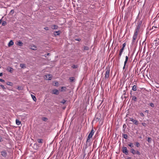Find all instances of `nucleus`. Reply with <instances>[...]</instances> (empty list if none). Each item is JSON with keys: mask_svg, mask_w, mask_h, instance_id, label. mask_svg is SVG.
<instances>
[{"mask_svg": "<svg viewBox=\"0 0 159 159\" xmlns=\"http://www.w3.org/2000/svg\"><path fill=\"white\" fill-rule=\"evenodd\" d=\"M123 136V138L125 139H128V136L126 134H124Z\"/></svg>", "mask_w": 159, "mask_h": 159, "instance_id": "35", "label": "nucleus"}, {"mask_svg": "<svg viewBox=\"0 0 159 159\" xmlns=\"http://www.w3.org/2000/svg\"><path fill=\"white\" fill-rule=\"evenodd\" d=\"M17 89L19 90H22L23 89V88L21 86H19L18 87Z\"/></svg>", "mask_w": 159, "mask_h": 159, "instance_id": "39", "label": "nucleus"}, {"mask_svg": "<svg viewBox=\"0 0 159 159\" xmlns=\"http://www.w3.org/2000/svg\"><path fill=\"white\" fill-rule=\"evenodd\" d=\"M42 119L43 121H46L48 120V118L46 117H42Z\"/></svg>", "mask_w": 159, "mask_h": 159, "instance_id": "29", "label": "nucleus"}, {"mask_svg": "<svg viewBox=\"0 0 159 159\" xmlns=\"http://www.w3.org/2000/svg\"><path fill=\"white\" fill-rule=\"evenodd\" d=\"M0 86L3 89H6V88L4 87V85H1Z\"/></svg>", "mask_w": 159, "mask_h": 159, "instance_id": "45", "label": "nucleus"}, {"mask_svg": "<svg viewBox=\"0 0 159 159\" xmlns=\"http://www.w3.org/2000/svg\"><path fill=\"white\" fill-rule=\"evenodd\" d=\"M142 125H143L144 127H146V126L147 125L146 123H142Z\"/></svg>", "mask_w": 159, "mask_h": 159, "instance_id": "47", "label": "nucleus"}, {"mask_svg": "<svg viewBox=\"0 0 159 159\" xmlns=\"http://www.w3.org/2000/svg\"><path fill=\"white\" fill-rule=\"evenodd\" d=\"M20 66L21 68L24 69L26 68L25 64L20 63Z\"/></svg>", "mask_w": 159, "mask_h": 159, "instance_id": "17", "label": "nucleus"}, {"mask_svg": "<svg viewBox=\"0 0 159 159\" xmlns=\"http://www.w3.org/2000/svg\"><path fill=\"white\" fill-rule=\"evenodd\" d=\"M3 141L2 138V137H0V142H2Z\"/></svg>", "mask_w": 159, "mask_h": 159, "instance_id": "58", "label": "nucleus"}, {"mask_svg": "<svg viewBox=\"0 0 159 159\" xmlns=\"http://www.w3.org/2000/svg\"><path fill=\"white\" fill-rule=\"evenodd\" d=\"M151 107H154V104L152 103H151L149 104V105Z\"/></svg>", "mask_w": 159, "mask_h": 159, "instance_id": "40", "label": "nucleus"}, {"mask_svg": "<svg viewBox=\"0 0 159 159\" xmlns=\"http://www.w3.org/2000/svg\"><path fill=\"white\" fill-rule=\"evenodd\" d=\"M124 48H121L120 49V53L119 54V59H120V57H121L122 54L123 53V52L124 50Z\"/></svg>", "mask_w": 159, "mask_h": 159, "instance_id": "8", "label": "nucleus"}, {"mask_svg": "<svg viewBox=\"0 0 159 159\" xmlns=\"http://www.w3.org/2000/svg\"><path fill=\"white\" fill-rule=\"evenodd\" d=\"M66 88L65 87H62L61 88V92H65L66 90Z\"/></svg>", "mask_w": 159, "mask_h": 159, "instance_id": "18", "label": "nucleus"}, {"mask_svg": "<svg viewBox=\"0 0 159 159\" xmlns=\"http://www.w3.org/2000/svg\"><path fill=\"white\" fill-rule=\"evenodd\" d=\"M46 77L47 80H50L52 77V75H46Z\"/></svg>", "mask_w": 159, "mask_h": 159, "instance_id": "9", "label": "nucleus"}, {"mask_svg": "<svg viewBox=\"0 0 159 159\" xmlns=\"http://www.w3.org/2000/svg\"><path fill=\"white\" fill-rule=\"evenodd\" d=\"M52 93L53 94H55L56 95H58L59 94V92L58 90L56 89H54L52 90Z\"/></svg>", "mask_w": 159, "mask_h": 159, "instance_id": "6", "label": "nucleus"}, {"mask_svg": "<svg viewBox=\"0 0 159 159\" xmlns=\"http://www.w3.org/2000/svg\"><path fill=\"white\" fill-rule=\"evenodd\" d=\"M140 27V26L137 25L136 29L135 31V33H138L139 32Z\"/></svg>", "mask_w": 159, "mask_h": 159, "instance_id": "11", "label": "nucleus"}, {"mask_svg": "<svg viewBox=\"0 0 159 159\" xmlns=\"http://www.w3.org/2000/svg\"><path fill=\"white\" fill-rule=\"evenodd\" d=\"M126 45V43H124L123 45H122V48H125V45Z\"/></svg>", "mask_w": 159, "mask_h": 159, "instance_id": "50", "label": "nucleus"}, {"mask_svg": "<svg viewBox=\"0 0 159 159\" xmlns=\"http://www.w3.org/2000/svg\"><path fill=\"white\" fill-rule=\"evenodd\" d=\"M132 90L134 91H136L137 90V86L135 85H134L132 87Z\"/></svg>", "mask_w": 159, "mask_h": 159, "instance_id": "20", "label": "nucleus"}, {"mask_svg": "<svg viewBox=\"0 0 159 159\" xmlns=\"http://www.w3.org/2000/svg\"><path fill=\"white\" fill-rule=\"evenodd\" d=\"M135 154H138V155H140L141 154L140 152L139 151H136Z\"/></svg>", "mask_w": 159, "mask_h": 159, "instance_id": "42", "label": "nucleus"}, {"mask_svg": "<svg viewBox=\"0 0 159 159\" xmlns=\"http://www.w3.org/2000/svg\"><path fill=\"white\" fill-rule=\"evenodd\" d=\"M38 142L39 143H43V139H38L37 140Z\"/></svg>", "mask_w": 159, "mask_h": 159, "instance_id": "19", "label": "nucleus"}, {"mask_svg": "<svg viewBox=\"0 0 159 159\" xmlns=\"http://www.w3.org/2000/svg\"><path fill=\"white\" fill-rule=\"evenodd\" d=\"M125 65H124V66L123 68V69H124L125 68Z\"/></svg>", "mask_w": 159, "mask_h": 159, "instance_id": "62", "label": "nucleus"}, {"mask_svg": "<svg viewBox=\"0 0 159 159\" xmlns=\"http://www.w3.org/2000/svg\"><path fill=\"white\" fill-rule=\"evenodd\" d=\"M129 57L128 56H126L125 57V61H128V60Z\"/></svg>", "mask_w": 159, "mask_h": 159, "instance_id": "52", "label": "nucleus"}, {"mask_svg": "<svg viewBox=\"0 0 159 159\" xmlns=\"http://www.w3.org/2000/svg\"><path fill=\"white\" fill-rule=\"evenodd\" d=\"M159 27V25H157L156 26H153L152 29L153 30L154 29V30H155V29L158 28Z\"/></svg>", "mask_w": 159, "mask_h": 159, "instance_id": "27", "label": "nucleus"}, {"mask_svg": "<svg viewBox=\"0 0 159 159\" xmlns=\"http://www.w3.org/2000/svg\"><path fill=\"white\" fill-rule=\"evenodd\" d=\"M0 81L2 82H4L5 80L2 79H0Z\"/></svg>", "mask_w": 159, "mask_h": 159, "instance_id": "53", "label": "nucleus"}, {"mask_svg": "<svg viewBox=\"0 0 159 159\" xmlns=\"http://www.w3.org/2000/svg\"><path fill=\"white\" fill-rule=\"evenodd\" d=\"M140 114L141 116H144V114L142 112L140 113Z\"/></svg>", "mask_w": 159, "mask_h": 159, "instance_id": "54", "label": "nucleus"}, {"mask_svg": "<svg viewBox=\"0 0 159 159\" xmlns=\"http://www.w3.org/2000/svg\"><path fill=\"white\" fill-rule=\"evenodd\" d=\"M148 112H149V111L148 110H146L145 111V112H146V113H148Z\"/></svg>", "mask_w": 159, "mask_h": 159, "instance_id": "60", "label": "nucleus"}, {"mask_svg": "<svg viewBox=\"0 0 159 159\" xmlns=\"http://www.w3.org/2000/svg\"><path fill=\"white\" fill-rule=\"evenodd\" d=\"M136 39H133V40H132V44H134L135 42Z\"/></svg>", "mask_w": 159, "mask_h": 159, "instance_id": "46", "label": "nucleus"}, {"mask_svg": "<svg viewBox=\"0 0 159 159\" xmlns=\"http://www.w3.org/2000/svg\"><path fill=\"white\" fill-rule=\"evenodd\" d=\"M91 138H89V137H87V139L86 142V148H87L88 146H90L91 144V141L90 140V139Z\"/></svg>", "mask_w": 159, "mask_h": 159, "instance_id": "2", "label": "nucleus"}, {"mask_svg": "<svg viewBox=\"0 0 159 159\" xmlns=\"http://www.w3.org/2000/svg\"><path fill=\"white\" fill-rule=\"evenodd\" d=\"M40 146V144H38L37 143H35L34 144V147L35 148V149L36 150Z\"/></svg>", "mask_w": 159, "mask_h": 159, "instance_id": "15", "label": "nucleus"}, {"mask_svg": "<svg viewBox=\"0 0 159 159\" xmlns=\"http://www.w3.org/2000/svg\"><path fill=\"white\" fill-rule=\"evenodd\" d=\"M61 33V32L60 30H59L58 31H56L54 32V35H58L60 34Z\"/></svg>", "mask_w": 159, "mask_h": 159, "instance_id": "12", "label": "nucleus"}, {"mask_svg": "<svg viewBox=\"0 0 159 159\" xmlns=\"http://www.w3.org/2000/svg\"><path fill=\"white\" fill-rule=\"evenodd\" d=\"M128 146L131 148H133L134 147L133 144L132 143H130L129 144H128Z\"/></svg>", "mask_w": 159, "mask_h": 159, "instance_id": "32", "label": "nucleus"}, {"mask_svg": "<svg viewBox=\"0 0 159 159\" xmlns=\"http://www.w3.org/2000/svg\"><path fill=\"white\" fill-rule=\"evenodd\" d=\"M135 145L137 147H139L140 146V144L138 142H136Z\"/></svg>", "mask_w": 159, "mask_h": 159, "instance_id": "41", "label": "nucleus"}, {"mask_svg": "<svg viewBox=\"0 0 159 159\" xmlns=\"http://www.w3.org/2000/svg\"><path fill=\"white\" fill-rule=\"evenodd\" d=\"M14 13V11L13 10H12L11 11L10 14H13Z\"/></svg>", "mask_w": 159, "mask_h": 159, "instance_id": "44", "label": "nucleus"}, {"mask_svg": "<svg viewBox=\"0 0 159 159\" xmlns=\"http://www.w3.org/2000/svg\"><path fill=\"white\" fill-rule=\"evenodd\" d=\"M132 91H131L130 92L131 96L130 97L132 98V100L134 101L135 102H136L137 101V98L135 96L132 95Z\"/></svg>", "mask_w": 159, "mask_h": 159, "instance_id": "7", "label": "nucleus"}, {"mask_svg": "<svg viewBox=\"0 0 159 159\" xmlns=\"http://www.w3.org/2000/svg\"><path fill=\"white\" fill-rule=\"evenodd\" d=\"M32 98L34 101H36V98L35 96L33 95H31Z\"/></svg>", "mask_w": 159, "mask_h": 159, "instance_id": "28", "label": "nucleus"}, {"mask_svg": "<svg viewBox=\"0 0 159 159\" xmlns=\"http://www.w3.org/2000/svg\"><path fill=\"white\" fill-rule=\"evenodd\" d=\"M152 140V139L151 138H150V137H148V139H147V141L149 143H150L151 142Z\"/></svg>", "mask_w": 159, "mask_h": 159, "instance_id": "33", "label": "nucleus"}, {"mask_svg": "<svg viewBox=\"0 0 159 159\" xmlns=\"http://www.w3.org/2000/svg\"><path fill=\"white\" fill-rule=\"evenodd\" d=\"M130 120L133 122L135 125H139V123L138 120H135L132 118H130Z\"/></svg>", "mask_w": 159, "mask_h": 159, "instance_id": "5", "label": "nucleus"}, {"mask_svg": "<svg viewBox=\"0 0 159 159\" xmlns=\"http://www.w3.org/2000/svg\"><path fill=\"white\" fill-rule=\"evenodd\" d=\"M126 90H124V93H123V94H124V95H126Z\"/></svg>", "mask_w": 159, "mask_h": 159, "instance_id": "56", "label": "nucleus"}, {"mask_svg": "<svg viewBox=\"0 0 159 159\" xmlns=\"http://www.w3.org/2000/svg\"><path fill=\"white\" fill-rule=\"evenodd\" d=\"M72 67L74 69H76L77 68L78 66L77 65H74L72 66Z\"/></svg>", "mask_w": 159, "mask_h": 159, "instance_id": "38", "label": "nucleus"}, {"mask_svg": "<svg viewBox=\"0 0 159 159\" xmlns=\"http://www.w3.org/2000/svg\"><path fill=\"white\" fill-rule=\"evenodd\" d=\"M69 80H70V82H73L74 81L75 78L73 77H70L69 78Z\"/></svg>", "mask_w": 159, "mask_h": 159, "instance_id": "23", "label": "nucleus"}, {"mask_svg": "<svg viewBox=\"0 0 159 159\" xmlns=\"http://www.w3.org/2000/svg\"><path fill=\"white\" fill-rule=\"evenodd\" d=\"M14 44V43L12 40H11L9 42V43H8V46L9 47H10L12 45H13Z\"/></svg>", "mask_w": 159, "mask_h": 159, "instance_id": "16", "label": "nucleus"}, {"mask_svg": "<svg viewBox=\"0 0 159 159\" xmlns=\"http://www.w3.org/2000/svg\"><path fill=\"white\" fill-rule=\"evenodd\" d=\"M8 70L9 72H10L11 73L13 71V69L12 68L10 67V69L9 70L8 69Z\"/></svg>", "mask_w": 159, "mask_h": 159, "instance_id": "34", "label": "nucleus"}, {"mask_svg": "<svg viewBox=\"0 0 159 159\" xmlns=\"http://www.w3.org/2000/svg\"><path fill=\"white\" fill-rule=\"evenodd\" d=\"M17 44L20 46H22L23 45V43L20 40H19L18 41H17Z\"/></svg>", "mask_w": 159, "mask_h": 159, "instance_id": "14", "label": "nucleus"}, {"mask_svg": "<svg viewBox=\"0 0 159 159\" xmlns=\"http://www.w3.org/2000/svg\"><path fill=\"white\" fill-rule=\"evenodd\" d=\"M105 70H106V73H105V79H108L109 77L110 72V67L108 66L106 67V68Z\"/></svg>", "mask_w": 159, "mask_h": 159, "instance_id": "1", "label": "nucleus"}, {"mask_svg": "<svg viewBox=\"0 0 159 159\" xmlns=\"http://www.w3.org/2000/svg\"><path fill=\"white\" fill-rule=\"evenodd\" d=\"M94 133V130L93 129V128H92V129L90 132L89 133V134L88 135V137L91 138H92L93 135Z\"/></svg>", "mask_w": 159, "mask_h": 159, "instance_id": "4", "label": "nucleus"}, {"mask_svg": "<svg viewBox=\"0 0 159 159\" xmlns=\"http://www.w3.org/2000/svg\"><path fill=\"white\" fill-rule=\"evenodd\" d=\"M7 22L5 21H3L2 23V26H5L7 25Z\"/></svg>", "mask_w": 159, "mask_h": 159, "instance_id": "36", "label": "nucleus"}, {"mask_svg": "<svg viewBox=\"0 0 159 159\" xmlns=\"http://www.w3.org/2000/svg\"><path fill=\"white\" fill-rule=\"evenodd\" d=\"M16 124L18 125H19L21 124V122L18 119L16 120Z\"/></svg>", "mask_w": 159, "mask_h": 159, "instance_id": "22", "label": "nucleus"}, {"mask_svg": "<svg viewBox=\"0 0 159 159\" xmlns=\"http://www.w3.org/2000/svg\"><path fill=\"white\" fill-rule=\"evenodd\" d=\"M142 23V21H140L137 23V25L140 26H141Z\"/></svg>", "mask_w": 159, "mask_h": 159, "instance_id": "31", "label": "nucleus"}, {"mask_svg": "<svg viewBox=\"0 0 159 159\" xmlns=\"http://www.w3.org/2000/svg\"><path fill=\"white\" fill-rule=\"evenodd\" d=\"M1 153L2 155L4 157H6L7 154V152L4 151H2Z\"/></svg>", "mask_w": 159, "mask_h": 159, "instance_id": "10", "label": "nucleus"}, {"mask_svg": "<svg viewBox=\"0 0 159 159\" xmlns=\"http://www.w3.org/2000/svg\"><path fill=\"white\" fill-rule=\"evenodd\" d=\"M3 75V73H0V76H1Z\"/></svg>", "mask_w": 159, "mask_h": 159, "instance_id": "59", "label": "nucleus"}, {"mask_svg": "<svg viewBox=\"0 0 159 159\" xmlns=\"http://www.w3.org/2000/svg\"><path fill=\"white\" fill-rule=\"evenodd\" d=\"M44 29L46 30H49V28L48 27H46L44 28Z\"/></svg>", "mask_w": 159, "mask_h": 159, "instance_id": "49", "label": "nucleus"}, {"mask_svg": "<svg viewBox=\"0 0 159 159\" xmlns=\"http://www.w3.org/2000/svg\"><path fill=\"white\" fill-rule=\"evenodd\" d=\"M4 17L3 16L2 18L0 20V24H1V22H2V18Z\"/></svg>", "mask_w": 159, "mask_h": 159, "instance_id": "55", "label": "nucleus"}, {"mask_svg": "<svg viewBox=\"0 0 159 159\" xmlns=\"http://www.w3.org/2000/svg\"><path fill=\"white\" fill-rule=\"evenodd\" d=\"M75 40L76 41H80L81 40V39L80 38H77V39H75Z\"/></svg>", "mask_w": 159, "mask_h": 159, "instance_id": "48", "label": "nucleus"}, {"mask_svg": "<svg viewBox=\"0 0 159 159\" xmlns=\"http://www.w3.org/2000/svg\"><path fill=\"white\" fill-rule=\"evenodd\" d=\"M122 152L126 155L128 154V151L126 147H123L122 148Z\"/></svg>", "mask_w": 159, "mask_h": 159, "instance_id": "3", "label": "nucleus"}, {"mask_svg": "<svg viewBox=\"0 0 159 159\" xmlns=\"http://www.w3.org/2000/svg\"><path fill=\"white\" fill-rule=\"evenodd\" d=\"M50 54V53H48V55H49Z\"/></svg>", "mask_w": 159, "mask_h": 159, "instance_id": "64", "label": "nucleus"}, {"mask_svg": "<svg viewBox=\"0 0 159 159\" xmlns=\"http://www.w3.org/2000/svg\"><path fill=\"white\" fill-rule=\"evenodd\" d=\"M58 27V26L57 25H53L52 26V28L53 30H57Z\"/></svg>", "mask_w": 159, "mask_h": 159, "instance_id": "13", "label": "nucleus"}, {"mask_svg": "<svg viewBox=\"0 0 159 159\" xmlns=\"http://www.w3.org/2000/svg\"><path fill=\"white\" fill-rule=\"evenodd\" d=\"M66 100H64V99H63L62 101H61V102H60V103H62V104H64L66 103Z\"/></svg>", "mask_w": 159, "mask_h": 159, "instance_id": "37", "label": "nucleus"}, {"mask_svg": "<svg viewBox=\"0 0 159 159\" xmlns=\"http://www.w3.org/2000/svg\"><path fill=\"white\" fill-rule=\"evenodd\" d=\"M7 84L8 85L11 86H13V83L11 82H8L7 83Z\"/></svg>", "mask_w": 159, "mask_h": 159, "instance_id": "30", "label": "nucleus"}, {"mask_svg": "<svg viewBox=\"0 0 159 159\" xmlns=\"http://www.w3.org/2000/svg\"><path fill=\"white\" fill-rule=\"evenodd\" d=\"M125 124L124 125H123V128H124V127H125Z\"/></svg>", "mask_w": 159, "mask_h": 159, "instance_id": "63", "label": "nucleus"}, {"mask_svg": "<svg viewBox=\"0 0 159 159\" xmlns=\"http://www.w3.org/2000/svg\"><path fill=\"white\" fill-rule=\"evenodd\" d=\"M136 151L134 150L133 148H131L130 149L131 152L133 154H135Z\"/></svg>", "mask_w": 159, "mask_h": 159, "instance_id": "21", "label": "nucleus"}, {"mask_svg": "<svg viewBox=\"0 0 159 159\" xmlns=\"http://www.w3.org/2000/svg\"><path fill=\"white\" fill-rule=\"evenodd\" d=\"M89 47L87 46H84L83 48V50L87 51L89 50Z\"/></svg>", "mask_w": 159, "mask_h": 159, "instance_id": "26", "label": "nucleus"}, {"mask_svg": "<svg viewBox=\"0 0 159 159\" xmlns=\"http://www.w3.org/2000/svg\"><path fill=\"white\" fill-rule=\"evenodd\" d=\"M127 61H125L124 62V65H125H125H126V63H127Z\"/></svg>", "mask_w": 159, "mask_h": 159, "instance_id": "57", "label": "nucleus"}, {"mask_svg": "<svg viewBox=\"0 0 159 159\" xmlns=\"http://www.w3.org/2000/svg\"><path fill=\"white\" fill-rule=\"evenodd\" d=\"M55 86H58V83L57 82H55Z\"/></svg>", "mask_w": 159, "mask_h": 159, "instance_id": "51", "label": "nucleus"}, {"mask_svg": "<svg viewBox=\"0 0 159 159\" xmlns=\"http://www.w3.org/2000/svg\"><path fill=\"white\" fill-rule=\"evenodd\" d=\"M37 47L35 45L32 46L31 48V49L33 50H36Z\"/></svg>", "mask_w": 159, "mask_h": 159, "instance_id": "25", "label": "nucleus"}, {"mask_svg": "<svg viewBox=\"0 0 159 159\" xmlns=\"http://www.w3.org/2000/svg\"><path fill=\"white\" fill-rule=\"evenodd\" d=\"M127 159H131V158L130 157H128Z\"/></svg>", "mask_w": 159, "mask_h": 159, "instance_id": "61", "label": "nucleus"}, {"mask_svg": "<svg viewBox=\"0 0 159 159\" xmlns=\"http://www.w3.org/2000/svg\"><path fill=\"white\" fill-rule=\"evenodd\" d=\"M138 33H136L134 32V36H133V38L135 39H136L137 37V35H138Z\"/></svg>", "mask_w": 159, "mask_h": 159, "instance_id": "24", "label": "nucleus"}, {"mask_svg": "<svg viewBox=\"0 0 159 159\" xmlns=\"http://www.w3.org/2000/svg\"><path fill=\"white\" fill-rule=\"evenodd\" d=\"M154 41L156 42L155 43V45L156 46H157V45H158L159 42H157V40H155Z\"/></svg>", "mask_w": 159, "mask_h": 159, "instance_id": "43", "label": "nucleus"}]
</instances>
